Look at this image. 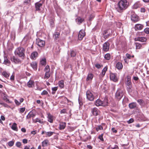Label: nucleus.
Here are the masks:
<instances>
[{
    "mask_svg": "<svg viewBox=\"0 0 149 149\" xmlns=\"http://www.w3.org/2000/svg\"><path fill=\"white\" fill-rule=\"evenodd\" d=\"M38 56V53L36 52H32L31 56V58L35 60Z\"/></svg>",
    "mask_w": 149,
    "mask_h": 149,
    "instance_id": "obj_19",
    "label": "nucleus"
},
{
    "mask_svg": "<svg viewBox=\"0 0 149 149\" xmlns=\"http://www.w3.org/2000/svg\"><path fill=\"white\" fill-rule=\"evenodd\" d=\"M57 87H54L52 88V93L53 94H54L55 93V91L57 90Z\"/></svg>",
    "mask_w": 149,
    "mask_h": 149,
    "instance_id": "obj_45",
    "label": "nucleus"
},
{
    "mask_svg": "<svg viewBox=\"0 0 149 149\" xmlns=\"http://www.w3.org/2000/svg\"><path fill=\"white\" fill-rule=\"evenodd\" d=\"M144 32L147 34H149V28H146L144 29Z\"/></svg>",
    "mask_w": 149,
    "mask_h": 149,
    "instance_id": "obj_51",
    "label": "nucleus"
},
{
    "mask_svg": "<svg viewBox=\"0 0 149 149\" xmlns=\"http://www.w3.org/2000/svg\"><path fill=\"white\" fill-rule=\"evenodd\" d=\"M108 102L107 98L104 100V102L100 99H97L95 102V104L97 106H106L108 105Z\"/></svg>",
    "mask_w": 149,
    "mask_h": 149,
    "instance_id": "obj_4",
    "label": "nucleus"
},
{
    "mask_svg": "<svg viewBox=\"0 0 149 149\" xmlns=\"http://www.w3.org/2000/svg\"><path fill=\"white\" fill-rule=\"evenodd\" d=\"M66 112V109H63L61 111H60V113H65Z\"/></svg>",
    "mask_w": 149,
    "mask_h": 149,
    "instance_id": "obj_60",
    "label": "nucleus"
},
{
    "mask_svg": "<svg viewBox=\"0 0 149 149\" xmlns=\"http://www.w3.org/2000/svg\"><path fill=\"white\" fill-rule=\"evenodd\" d=\"M31 66L32 67L33 69L35 70H36L37 69V63L36 62H32L31 64Z\"/></svg>",
    "mask_w": 149,
    "mask_h": 149,
    "instance_id": "obj_25",
    "label": "nucleus"
},
{
    "mask_svg": "<svg viewBox=\"0 0 149 149\" xmlns=\"http://www.w3.org/2000/svg\"><path fill=\"white\" fill-rule=\"evenodd\" d=\"M76 22H77V24H80L83 21H84V19L83 18H81L80 17H77V19H76Z\"/></svg>",
    "mask_w": 149,
    "mask_h": 149,
    "instance_id": "obj_26",
    "label": "nucleus"
},
{
    "mask_svg": "<svg viewBox=\"0 0 149 149\" xmlns=\"http://www.w3.org/2000/svg\"><path fill=\"white\" fill-rule=\"evenodd\" d=\"M42 5V3L39 2H37L35 4V7L36 10H40Z\"/></svg>",
    "mask_w": 149,
    "mask_h": 149,
    "instance_id": "obj_17",
    "label": "nucleus"
},
{
    "mask_svg": "<svg viewBox=\"0 0 149 149\" xmlns=\"http://www.w3.org/2000/svg\"><path fill=\"white\" fill-rule=\"evenodd\" d=\"M34 82L31 80H30L27 83V85L29 88H32L34 86Z\"/></svg>",
    "mask_w": 149,
    "mask_h": 149,
    "instance_id": "obj_20",
    "label": "nucleus"
},
{
    "mask_svg": "<svg viewBox=\"0 0 149 149\" xmlns=\"http://www.w3.org/2000/svg\"><path fill=\"white\" fill-rule=\"evenodd\" d=\"M128 3L126 0H121L118 3L117 11L119 13L122 12L128 7Z\"/></svg>",
    "mask_w": 149,
    "mask_h": 149,
    "instance_id": "obj_1",
    "label": "nucleus"
},
{
    "mask_svg": "<svg viewBox=\"0 0 149 149\" xmlns=\"http://www.w3.org/2000/svg\"><path fill=\"white\" fill-rule=\"evenodd\" d=\"M146 10L144 8H141V12L142 13L145 12Z\"/></svg>",
    "mask_w": 149,
    "mask_h": 149,
    "instance_id": "obj_63",
    "label": "nucleus"
},
{
    "mask_svg": "<svg viewBox=\"0 0 149 149\" xmlns=\"http://www.w3.org/2000/svg\"><path fill=\"white\" fill-rule=\"evenodd\" d=\"M110 44L109 43L107 42L104 43L103 46V50L104 51L107 52L108 51L109 49Z\"/></svg>",
    "mask_w": 149,
    "mask_h": 149,
    "instance_id": "obj_9",
    "label": "nucleus"
},
{
    "mask_svg": "<svg viewBox=\"0 0 149 149\" xmlns=\"http://www.w3.org/2000/svg\"><path fill=\"white\" fill-rule=\"evenodd\" d=\"M10 79L12 81H13L15 79L14 76L13 75H11L10 77Z\"/></svg>",
    "mask_w": 149,
    "mask_h": 149,
    "instance_id": "obj_57",
    "label": "nucleus"
},
{
    "mask_svg": "<svg viewBox=\"0 0 149 149\" xmlns=\"http://www.w3.org/2000/svg\"><path fill=\"white\" fill-rule=\"evenodd\" d=\"M70 54L71 57H74L76 55V53L74 51L71 50L70 51Z\"/></svg>",
    "mask_w": 149,
    "mask_h": 149,
    "instance_id": "obj_44",
    "label": "nucleus"
},
{
    "mask_svg": "<svg viewBox=\"0 0 149 149\" xmlns=\"http://www.w3.org/2000/svg\"><path fill=\"white\" fill-rule=\"evenodd\" d=\"M11 61L15 63H18L20 62V60L18 58L14 56L11 57L10 58Z\"/></svg>",
    "mask_w": 149,
    "mask_h": 149,
    "instance_id": "obj_13",
    "label": "nucleus"
},
{
    "mask_svg": "<svg viewBox=\"0 0 149 149\" xmlns=\"http://www.w3.org/2000/svg\"><path fill=\"white\" fill-rule=\"evenodd\" d=\"M14 143V141H9V142H8V145L9 146L11 147V146H12L13 145Z\"/></svg>",
    "mask_w": 149,
    "mask_h": 149,
    "instance_id": "obj_48",
    "label": "nucleus"
},
{
    "mask_svg": "<svg viewBox=\"0 0 149 149\" xmlns=\"http://www.w3.org/2000/svg\"><path fill=\"white\" fill-rule=\"evenodd\" d=\"M103 34L104 38H107L109 35V33H108L107 30L104 31Z\"/></svg>",
    "mask_w": 149,
    "mask_h": 149,
    "instance_id": "obj_30",
    "label": "nucleus"
},
{
    "mask_svg": "<svg viewBox=\"0 0 149 149\" xmlns=\"http://www.w3.org/2000/svg\"><path fill=\"white\" fill-rule=\"evenodd\" d=\"M124 95L123 91L120 89H118L115 94V97L118 100H120Z\"/></svg>",
    "mask_w": 149,
    "mask_h": 149,
    "instance_id": "obj_3",
    "label": "nucleus"
},
{
    "mask_svg": "<svg viewBox=\"0 0 149 149\" xmlns=\"http://www.w3.org/2000/svg\"><path fill=\"white\" fill-rule=\"evenodd\" d=\"M94 17V16L93 15H91L89 17V20H91Z\"/></svg>",
    "mask_w": 149,
    "mask_h": 149,
    "instance_id": "obj_59",
    "label": "nucleus"
},
{
    "mask_svg": "<svg viewBox=\"0 0 149 149\" xmlns=\"http://www.w3.org/2000/svg\"><path fill=\"white\" fill-rule=\"evenodd\" d=\"M47 94H48L47 92V91H45V90H44L41 93V95H47Z\"/></svg>",
    "mask_w": 149,
    "mask_h": 149,
    "instance_id": "obj_52",
    "label": "nucleus"
},
{
    "mask_svg": "<svg viewBox=\"0 0 149 149\" xmlns=\"http://www.w3.org/2000/svg\"><path fill=\"white\" fill-rule=\"evenodd\" d=\"M66 123L65 122H61L59 125V128L60 130H64L66 127Z\"/></svg>",
    "mask_w": 149,
    "mask_h": 149,
    "instance_id": "obj_15",
    "label": "nucleus"
},
{
    "mask_svg": "<svg viewBox=\"0 0 149 149\" xmlns=\"http://www.w3.org/2000/svg\"><path fill=\"white\" fill-rule=\"evenodd\" d=\"M4 61L3 62V63L4 64L7 65L8 64H9L10 63V61L5 56L4 58Z\"/></svg>",
    "mask_w": 149,
    "mask_h": 149,
    "instance_id": "obj_31",
    "label": "nucleus"
},
{
    "mask_svg": "<svg viewBox=\"0 0 149 149\" xmlns=\"http://www.w3.org/2000/svg\"><path fill=\"white\" fill-rule=\"evenodd\" d=\"M108 69L107 66H105L102 70V73L100 74V75L102 77H104L105 75L106 72Z\"/></svg>",
    "mask_w": 149,
    "mask_h": 149,
    "instance_id": "obj_24",
    "label": "nucleus"
},
{
    "mask_svg": "<svg viewBox=\"0 0 149 149\" xmlns=\"http://www.w3.org/2000/svg\"><path fill=\"white\" fill-rule=\"evenodd\" d=\"M136 102H133L129 104V107L130 109H133L135 108L136 106Z\"/></svg>",
    "mask_w": 149,
    "mask_h": 149,
    "instance_id": "obj_21",
    "label": "nucleus"
},
{
    "mask_svg": "<svg viewBox=\"0 0 149 149\" xmlns=\"http://www.w3.org/2000/svg\"><path fill=\"white\" fill-rule=\"evenodd\" d=\"M125 84L127 90L130 92L131 91L132 88V82L131 81V78L130 76H127Z\"/></svg>",
    "mask_w": 149,
    "mask_h": 149,
    "instance_id": "obj_5",
    "label": "nucleus"
},
{
    "mask_svg": "<svg viewBox=\"0 0 149 149\" xmlns=\"http://www.w3.org/2000/svg\"><path fill=\"white\" fill-rule=\"evenodd\" d=\"M50 74L49 72H45V75L44 77L45 79H48L50 77Z\"/></svg>",
    "mask_w": 149,
    "mask_h": 149,
    "instance_id": "obj_38",
    "label": "nucleus"
},
{
    "mask_svg": "<svg viewBox=\"0 0 149 149\" xmlns=\"http://www.w3.org/2000/svg\"><path fill=\"white\" fill-rule=\"evenodd\" d=\"M34 122L35 123L38 122L40 123H42L43 122V121L41 120H40L38 118H37L35 119L34 120Z\"/></svg>",
    "mask_w": 149,
    "mask_h": 149,
    "instance_id": "obj_43",
    "label": "nucleus"
},
{
    "mask_svg": "<svg viewBox=\"0 0 149 149\" xmlns=\"http://www.w3.org/2000/svg\"><path fill=\"white\" fill-rule=\"evenodd\" d=\"M91 112L93 116H97L98 114L99 110L96 108H94L91 109Z\"/></svg>",
    "mask_w": 149,
    "mask_h": 149,
    "instance_id": "obj_12",
    "label": "nucleus"
},
{
    "mask_svg": "<svg viewBox=\"0 0 149 149\" xmlns=\"http://www.w3.org/2000/svg\"><path fill=\"white\" fill-rule=\"evenodd\" d=\"M49 141L47 139L45 140L42 143V145L43 147H45L47 146Z\"/></svg>",
    "mask_w": 149,
    "mask_h": 149,
    "instance_id": "obj_29",
    "label": "nucleus"
},
{
    "mask_svg": "<svg viewBox=\"0 0 149 149\" xmlns=\"http://www.w3.org/2000/svg\"><path fill=\"white\" fill-rule=\"evenodd\" d=\"M126 56L127 58L129 59H130L131 57V56L128 54H126Z\"/></svg>",
    "mask_w": 149,
    "mask_h": 149,
    "instance_id": "obj_61",
    "label": "nucleus"
},
{
    "mask_svg": "<svg viewBox=\"0 0 149 149\" xmlns=\"http://www.w3.org/2000/svg\"><path fill=\"white\" fill-rule=\"evenodd\" d=\"M15 102L16 104L18 106L20 104V102H19L17 100L15 99Z\"/></svg>",
    "mask_w": 149,
    "mask_h": 149,
    "instance_id": "obj_55",
    "label": "nucleus"
},
{
    "mask_svg": "<svg viewBox=\"0 0 149 149\" xmlns=\"http://www.w3.org/2000/svg\"><path fill=\"white\" fill-rule=\"evenodd\" d=\"M140 7V5L138 3H135L133 6V8L134 9H137Z\"/></svg>",
    "mask_w": 149,
    "mask_h": 149,
    "instance_id": "obj_47",
    "label": "nucleus"
},
{
    "mask_svg": "<svg viewBox=\"0 0 149 149\" xmlns=\"http://www.w3.org/2000/svg\"><path fill=\"white\" fill-rule=\"evenodd\" d=\"M104 58L107 60H109L111 58L110 54L109 53L106 54L104 56Z\"/></svg>",
    "mask_w": 149,
    "mask_h": 149,
    "instance_id": "obj_36",
    "label": "nucleus"
},
{
    "mask_svg": "<svg viewBox=\"0 0 149 149\" xmlns=\"http://www.w3.org/2000/svg\"><path fill=\"white\" fill-rule=\"evenodd\" d=\"M60 36V33L58 32H56L53 35V37L55 39L58 38Z\"/></svg>",
    "mask_w": 149,
    "mask_h": 149,
    "instance_id": "obj_33",
    "label": "nucleus"
},
{
    "mask_svg": "<svg viewBox=\"0 0 149 149\" xmlns=\"http://www.w3.org/2000/svg\"><path fill=\"white\" fill-rule=\"evenodd\" d=\"M54 133V132H46V134L47 135L46 136H51Z\"/></svg>",
    "mask_w": 149,
    "mask_h": 149,
    "instance_id": "obj_41",
    "label": "nucleus"
},
{
    "mask_svg": "<svg viewBox=\"0 0 149 149\" xmlns=\"http://www.w3.org/2000/svg\"><path fill=\"white\" fill-rule=\"evenodd\" d=\"M22 142L24 143H27L28 140L26 139H23Z\"/></svg>",
    "mask_w": 149,
    "mask_h": 149,
    "instance_id": "obj_62",
    "label": "nucleus"
},
{
    "mask_svg": "<svg viewBox=\"0 0 149 149\" xmlns=\"http://www.w3.org/2000/svg\"><path fill=\"white\" fill-rule=\"evenodd\" d=\"M21 145V143L19 142H17L16 143V146L18 147H20Z\"/></svg>",
    "mask_w": 149,
    "mask_h": 149,
    "instance_id": "obj_53",
    "label": "nucleus"
},
{
    "mask_svg": "<svg viewBox=\"0 0 149 149\" xmlns=\"http://www.w3.org/2000/svg\"><path fill=\"white\" fill-rule=\"evenodd\" d=\"M110 77V79L114 81H116L118 80L117 77L115 74L111 73Z\"/></svg>",
    "mask_w": 149,
    "mask_h": 149,
    "instance_id": "obj_10",
    "label": "nucleus"
},
{
    "mask_svg": "<svg viewBox=\"0 0 149 149\" xmlns=\"http://www.w3.org/2000/svg\"><path fill=\"white\" fill-rule=\"evenodd\" d=\"M48 118L49 122L51 123H52L53 122L54 120L53 117L50 113L48 114Z\"/></svg>",
    "mask_w": 149,
    "mask_h": 149,
    "instance_id": "obj_23",
    "label": "nucleus"
},
{
    "mask_svg": "<svg viewBox=\"0 0 149 149\" xmlns=\"http://www.w3.org/2000/svg\"><path fill=\"white\" fill-rule=\"evenodd\" d=\"M131 20L134 22H137L139 20V17L136 15H133L131 16Z\"/></svg>",
    "mask_w": 149,
    "mask_h": 149,
    "instance_id": "obj_16",
    "label": "nucleus"
},
{
    "mask_svg": "<svg viewBox=\"0 0 149 149\" xmlns=\"http://www.w3.org/2000/svg\"><path fill=\"white\" fill-rule=\"evenodd\" d=\"M36 43L39 47H43L45 45V42L44 41L38 38L36 39Z\"/></svg>",
    "mask_w": 149,
    "mask_h": 149,
    "instance_id": "obj_6",
    "label": "nucleus"
},
{
    "mask_svg": "<svg viewBox=\"0 0 149 149\" xmlns=\"http://www.w3.org/2000/svg\"><path fill=\"white\" fill-rule=\"evenodd\" d=\"M2 74L6 78H8L10 75V74L7 73L6 71H3V72Z\"/></svg>",
    "mask_w": 149,
    "mask_h": 149,
    "instance_id": "obj_32",
    "label": "nucleus"
},
{
    "mask_svg": "<svg viewBox=\"0 0 149 149\" xmlns=\"http://www.w3.org/2000/svg\"><path fill=\"white\" fill-rule=\"evenodd\" d=\"M116 67L118 70L122 69L123 68V65L122 63L119 62L117 63L116 65Z\"/></svg>",
    "mask_w": 149,
    "mask_h": 149,
    "instance_id": "obj_22",
    "label": "nucleus"
},
{
    "mask_svg": "<svg viewBox=\"0 0 149 149\" xmlns=\"http://www.w3.org/2000/svg\"><path fill=\"white\" fill-rule=\"evenodd\" d=\"M85 35V33L83 30H81L79 33L78 36V39L79 40H81L84 36Z\"/></svg>",
    "mask_w": 149,
    "mask_h": 149,
    "instance_id": "obj_8",
    "label": "nucleus"
},
{
    "mask_svg": "<svg viewBox=\"0 0 149 149\" xmlns=\"http://www.w3.org/2000/svg\"><path fill=\"white\" fill-rule=\"evenodd\" d=\"M36 115V114L34 113L32 111H31L26 116V118L27 119H29L31 117H34Z\"/></svg>",
    "mask_w": 149,
    "mask_h": 149,
    "instance_id": "obj_18",
    "label": "nucleus"
},
{
    "mask_svg": "<svg viewBox=\"0 0 149 149\" xmlns=\"http://www.w3.org/2000/svg\"><path fill=\"white\" fill-rule=\"evenodd\" d=\"M50 26L52 27H53L54 25V20L53 19H51L49 21Z\"/></svg>",
    "mask_w": 149,
    "mask_h": 149,
    "instance_id": "obj_49",
    "label": "nucleus"
},
{
    "mask_svg": "<svg viewBox=\"0 0 149 149\" xmlns=\"http://www.w3.org/2000/svg\"><path fill=\"white\" fill-rule=\"evenodd\" d=\"M143 27V25L141 24H137L135 25L134 28L136 31H139L142 29Z\"/></svg>",
    "mask_w": 149,
    "mask_h": 149,
    "instance_id": "obj_11",
    "label": "nucleus"
},
{
    "mask_svg": "<svg viewBox=\"0 0 149 149\" xmlns=\"http://www.w3.org/2000/svg\"><path fill=\"white\" fill-rule=\"evenodd\" d=\"M95 67L98 69H99L101 68V66L99 64H96L95 65Z\"/></svg>",
    "mask_w": 149,
    "mask_h": 149,
    "instance_id": "obj_58",
    "label": "nucleus"
},
{
    "mask_svg": "<svg viewBox=\"0 0 149 149\" xmlns=\"http://www.w3.org/2000/svg\"><path fill=\"white\" fill-rule=\"evenodd\" d=\"M136 49H141L142 47L141 45L140 44L138 43H135Z\"/></svg>",
    "mask_w": 149,
    "mask_h": 149,
    "instance_id": "obj_39",
    "label": "nucleus"
},
{
    "mask_svg": "<svg viewBox=\"0 0 149 149\" xmlns=\"http://www.w3.org/2000/svg\"><path fill=\"white\" fill-rule=\"evenodd\" d=\"M26 108L25 107H22L19 108L18 110L19 112L20 113H23L25 111Z\"/></svg>",
    "mask_w": 149,
    "mask_h": 149,
    "instance_id": "obj_40",
    "label": "nucleus"
},
{
    "mask_svg": "<svg viewBox=\"0 0 149 149\" xmlns=\"http://www.w3.org/2000/svg\"><path fill=\"white\" fill-rule=\"evenodd\" d=\"M137 102L141 105H143L144 103L142 99L138 100Z\"/></svg>",
    "mask_w": 149,
    "mask_h": 149,
    "instance_id": "obj_46",
    "label": "nucleus"
},
{
    "mask_svg": "<svg viewBox=\"0 0 149 149\" xmlns=\"http://www.w3.org/2000/svg\"><path fill=\"white\" fill-rule=\"evenodd\" d=\"M93 77V75L92 73L88 74L86 78V81L91 80Z\"/></svg>",
    "mask_w": 149,
    "mask_h": 149,
    "instance_id": "obj_27",
    "label": "nucleus"
},
{
    "mask_svg": "<svg viewBox=\"0 0 149 149\" xmlns=\"http://www.w3.org/2000/svg\"><path fill=\"white\" fill-rule=\"evenodd\" d=\"M40 63L42 65H45L46 63V59L45 58H42L40 61Z\"/></svg>",
    "mask_w": 149,
    "mask_h": 149,
    "instance_id": "obj_34",
    "label": "nucleus"
},
{
    "mask_svg": "<svg viewBox=\"0 0 149 149\" xmlns=\"http://www.w3.org/2000/svg\"><path fill=\"white\" fill-rule=\"evenodd\" d=\"M142 33L143 32H137L136 33V36H142Z\"/></svg>",
    "mask_w": 149,
    "mask_h": 149,
    "instance_id": "obj_54",
    "label": "nucleus"
},
{
    "mask_svg": "<svg viewBox=\"0 0 149 149\" xmlns=\"http://www.w3.org/2000/svg\"><path fill=\"white\" fill-rule=\"evenodd\" d=\"M146 38L144 37H139L135 38V40L139 41L141 42H146Z\"/></svg>",
    "mask_w": 149,
    "mask_h": 149,
    "instance_id": "obj_14",
    "label": "nucleus"
},
{
    "mask_svg": "<svg viewBox=\"0 0 149 149\" xmlns=\"http://www.w3.org/2000/svg\"><path fill=\"white\" fill-rule=\"evenodd\" d=\"M25 49L22 47H19L16 48L15 52V55H17L19 57L23 59L25 57Z\"/></svg>",
    "mask_w": 149,
    "mask_h": 149,
    "instance_id": "obj_2",
    "label": "nucleus"
},
{
    "mask_svg": "<svg viewBox=\"0 0 149 149\" xmlns=\"http://www.w3.org/2000/svg\"><path fill=\"white\" fill-rule=\"evenodd\" d=\"M96 131L98 132L100 130H103V127L101 125H99L97 126L96 127Z\"/></svg>",
    "mask_w": 149,
    "mask_h": 149,
    "instance_id": "obj_37",
    "label": "nucleus"
},
{
    "mask_svg": "<svg viewBox=\"0 0 149 149\" xmlns=\"http://www.w3.org/2000/svg\"><path fill=\"white\" fill-rule=\"evenodd\" d=\"M133 119L132 118H131L128 121H127V123L129 124H130L133 122Z\"/></svg>",
    "mask_w": 149,
    "mask_h": 149,
    "instance_id": "obj_56",
    "label": "nucleus"
},
{
    "mask_svg": "<svg viewBox=\"0 0 149 149\" xmlns=\"http://www.w3.org/2000/svg\"><path fill=\"white\" fill-rule=\"evenodd\" d=\"M3 100H5V101L6 102H9V100H8V99L7 98V97H6L5 96H4V97H3Z\"/></svg>",
    "mask_w": 149,
    "mask_h": 149,
    "instance_id": "obj_64",
    "label": "nucleus"
},
{
    "mask_svg": "<svg viewBox=\"0 0 149 149\" xmlns=\"http://www.w3.org/2000/svg\"><path fill=\"white\" fill-rule=\"evenodd\" d=\"M11 128L14 130L17 131L18 128L17 126V124L15 123H14L11 127Z\"/></svg>",
    "mask_w": 149,
    "mask_h": 149,
    "instance_id": "obj_28",
    "label": "nucleus"
},
{
    "mask_svg": "<svg viewBox=\"0 0 149 149\" xmlns=\"http://www.w3.org/2000/svg\"><path fill=\"white\" fill-rule=\"evenodd\" d=\"M87 98L89 100L92 101L94 99V97L93 94L89 91L86 93Z\"/></svg>",
    "mask_w": 149,
    "mask_h": 149,
    "instance_id": "obj_7",
    "label": "nucleus"
},
{
    "mask_svg": "<svg viewBox=\"0 0 149 149\" xmlns=\"http://www.w3.org/2000/svg\"><path fill=\"white\" fill-rule=\"evenodd\" d=\"M103 134H102L98 136V138L100 139V140H101L102 141H104V139L103 138Z\"/></svg>",
    "mask_w": 149,
    "mask_h": 149,
    "instance_id": "obj_50",
    "label": "nucleus"
},
{
    "mask_svg": "<svg viewBox=\"0 0 149 149\" xmlns=\"http://www.w3.org/2000/svg\"><path fill=\"white\" fill-rule=\"evenodd\" d=\"M50 71V69L49 68V66L48 65H47L45 69V72H49Z\"/></svg>",
    "mask_w": 149,
    "mask_h": 149,
    "instance_id": "obj_42",
    "label": "nucleus"
},
{
    "mask_svg": "<svg viewBox=\"0 0 149 149\" xmlns=\"http://www.w3.org/2000/svg\"><path fill=\"white\" fill-rule=\"evenodd\" d=\"M58 85L61 88H63L64 87V81L62 80L59 81L58 82Z\"/></svg>",
    "mask_w": 149,
    "mask_h": 149,
    "instance_id": "obj_35",
    "label": "nucleus"
}]
</instances>
